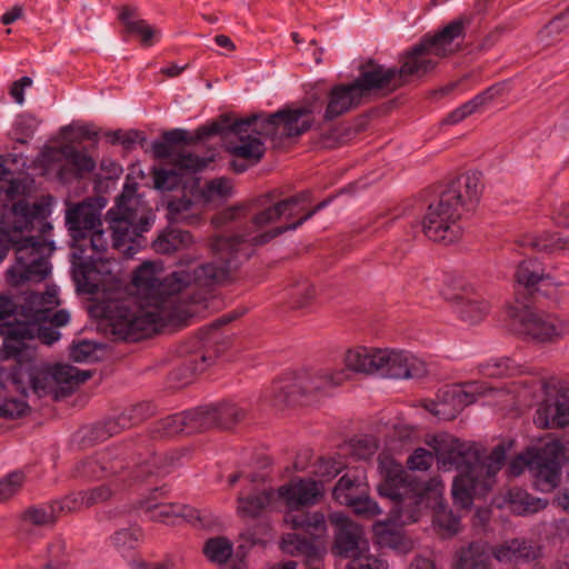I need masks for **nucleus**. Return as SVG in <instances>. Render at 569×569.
<instances>
[{"instance_id":"e433bc0d","label":"nucleus","mask_w":569,"mask_h":569,"mask_svg":"<svg viewBox=\"0 0 569 569\" xmlns=\"http://www.w3.org/2000/svg\"><path fill=\"white\" fill-rule=\"evenodd\" d=\"M516 278L517 282L526 288H535L539 283L549 281V278L543 277V270L535 260L522 262L518 268Z\"/></svg>"},{"instance_id":"3c124183","label":"nucleus","mask_w":569,"mask_h":569,"mask_svg":"<svg viewBox=\"0 0 569 569\" xmlns=\"http://www.w3.org/2000/svg\"><path fill=\"white\" fill-rule=\"evenodd\" d=\"M378 446L375 439L365 438L357 442L355 455L360 459H369L377 451Z\"/></svg>"},{"instance_id":"a878e982","label":"nucleus","mask_w":569,"mask_h":569,"mask_svg":"<svg viewBox=\"0 0 569 569\" xmlns=\"http://www.w3.org/2000/svg\"><path fill=\"white\" fill-rule=\"evenodd\" d=\"M277 506L274 491L247 489L238 496L237 513L241 518H254L263 510L276 508Z\"/></svg>"},{"instance_id":"20e7f679","label":"nucleus","mask_w":569,"mask_h":569,"mask_svg":"<svg viewBox=\"0 0 569 569\" xmlns=\"http://www.w3.org/2000/svg\"><path fill=\"white\" fill-rule=\"evenodd\" d=\"M379 473L378 492L381 497L396 502L397 508L392 510L396 523L417 521L421 513L432 509L436 513L435 522L445 532L451 535L458 531V518L443 509V485L439 479L411 483L402 466L385 452L379 455Z\"/></svg>"},{"instance_id":"f03ea898","label":"nucleus","mask_w":569,"mask_h":569,"mask_svg":"<svg viewBox=\"0 0 569 569\" xmlns=\"http://www.w3.org/2000/svg\"><path fill=\"white\" fill-rule=\"evenodd\" d=\"M425 443L435 456L425 448H417L407 459L412 471H427L436 458L438 468L443 471L457 470L459 473L452 483V498L461 508H469L473 499L485 496L493 486L495 476L500 470L506 452L497 447L485 461H480L477 448L452 435L442 432L428 435Z\"/></svg>"},{"instance_id":"dca6fc26","label":"nucleus","mask_w":569,"mask_h":569,"mask_svg":"<svg viewBox=\"0 0 569 569\" xmlns=\"http://www.w3.org/2000/svg\"><path fill=\"white\" fill-rule=\"evenodd\" d=\"M461 211L452 206V196L441 194L440 199L428 208L422 220L423 232L432 241L453 243L463 232L459 223Z\"/></svg>"},{"instance_id":"f704fd0d","label":"nucleus","mask_w":569,"mask_h":569,"mask_svg":"<svg viewBox=\"0 0 569 569\" xmlns=\"http://www.w3.org/2000/svg\"><path fill=\"white\" fill-rule=\"evenodd\" d=\"M232 551L233 546L231 541L224 537L210 538L203 545L206 558L217 565L226 563L231 557Z\"/></svg>"},{"instance_id":"b1692460","label":"nucleus","mask_w":569,"mask_h":569,"mask_svg":"<svg viewBox=\"0 0 569 569\" xmlns=\"http://www.w3.org/2000/svg\"><path fill=\"white\" fill-rule=\"evenodd\" d=\"M217 420L218 410L216 408H199L167 418L164 427L168 435H174L208 427Z\"/></svg>"},{"instance_id":"680f3d73","label":"nucleus","mask_w":569,"mask_h":569,"mask_svg":"<svg viewBox=\"0 0 569 569\" xmlns=\"http://www.w3.org/2000/svg\"><path fill=\"white\" fill-rule=\"evenodd\" d=\"M557 502L558 505L563 509L566 510L567 512H569V492H566V493H562L561 496H559L557 498Z\"/></svg>"},{"instance_id":"f257e3e1","label":"nucleus","mask_w":569,"mask_h":569,"mask_svg":"<svg viewBox=\"0 0 569 569\" xmlns=\"http://www.w3.org/2000/svg\"><path fill=\"white\" fill-rule=\"evenodd\" d=\"M106 204L102 198L72 204L66 211V224L72 238L77 289L92 301L89 308L91 315L104 319L120 338L139 339L167 322L192 315V311L179 310L173 297L193 284L224 279L227 271L233 267V256L240 252L248 256L240 243L217 238L212 251L221 259L219 266L182 259L174 271L163 276L160 263L144 262L132 279L136 301H120L122 280L119 264L99 257L108 247L100 218Z\"/></svg>"},{"instance_id":"aec40b11","label":"nucleus","mask_w":569,"mask_h":569,"mask_svg":"<svg viewBox=\"0 0 569 569\" xmlns=\"http://www.w3.org/2000/svg\"><path fill=\"white\" fill-rule=\"evenodd\" d=\"M39 168L43 173L64 179L67 172L77 173L91 171L94 168L93 160L86 153L74 150L71 146L61 149L46 148L38 159Z\"/></svg>"},{"instance_id":"393cba45","label":"nucleus","mask_w":569,"mask_h":569,"mask_svg":"<svg viewBox=\"0 0 569 569\" xmlns=\"http://www.w3.org/2000/svg\"><path fill=\"white\" fill-rule=\"evenodd\" d=\"M483 184L480 174L470 172L461 176L455 188H451L442 194L452 196V206L461 210H471L479 202Z\"/></svg>"},{"instance_id":"f8f14e48","label":"nucleus","mask_w":569,"mask_h":569,"mask_svg":"<svg viewBox=\"0 0 569 569\" xmlns=\"http://www.w3.org/2000/svg\"><path fill=\"white\" fill-rule=\"evenodd\" d=\"M232 194L228 179L217 178L203 186L198 180L183 183L182 196L168 203V216L173 222L193 223L200 219L203 208L217 204Z\"/></svg>"},{"instance_id":"9b49d317","label":"nucleus","mask_w":569,"mask_h":569,"mask_svg":"<svg viewBox=\"0 0 569 569\" xmlns=\"http://www.w3.org/2000/svg\"><path fill=\"white\" fill-rule=\"evenodd\" d=\"M383 349L355 347L346 351L343 363L346 369L321 370L299 380V388L306 392H326L331 388L342 385L349 379V372L380 373Z\"/></svg>"},{"instance_id":"a18cd8bd","label":"nucleus","mask_w":569,"mask_h":569,"mask_svg":"<svg viewBox=\"0 0 569 569\" xmlns=\"http://www.w3.org/2000/svg\"><path fill=\"white\" fill-rule=\"evenodd\" d=\"M527 557H529V552L525 547L521 548V545L518 541H512L510 545L506 547L503 546L496 551V558L499 561H513L518 558Z\"/></svg>"},{"instance_id":"4468645a","label":"nucleus","mask_w":569,"mask_h":569,"mask_svg":"<svg viewBox=\"0 0 569 569\" xmlns=\"http://www.w3.org/2000/svg\"><path fill=\"white\" fill-rule=\"evenodd\" d=\"M186 139V131L173 130L164 134L163 140L152 143V152L157 158H170L172 169H157L154 184L160 190L176 188L183 176L196 173L204 169L212 158H200L187 150H179L177 142Z\"/></svg>"},{"instance_id":"0e129e2a","label":"nucleus","mask_w":569,"mask_h":569,"mask_svg":"<svg viewBox=\"0 0 569 569\" xmlns=\"http://www.w3.org/2000/svg\"><path fill=\"white\" fill-rule=\"evenodd\" d=\"M410 569H431V566L428 560H419Z\"/></svg>"},{"instance_id":"79ce46f5","label":"nucleus","mask_w":569,"mask_h":569,"mask_svg":"<svg viewBox=\"0 0 569 569\" xmlns=\"http://www.w3.org/2000/svg\"><path fill=\"white\" fill-rule=\"evenodd\" d=\"M24 477L21 472L14 471L0 481V502L16 495L22 487Z\"/></svg>"},{"instance_id":"c9c22d12","label":"nucleus","mask_w":569,"mask_h":569,"mask_svg":"<svg viewBox=\"0 0 569 569\" xmlns=\"http://www.w3.org/2000/svg\"><path fill=\"white\" fill-rule=\"evenodd\" d=\"M57 518L56 505H41L27 509L22 515V523L24 526H50Z\"/></svg>"},{"instance_id":"0eeeda50","label":"nucleus","mask_w":569,"mask_h":569,"mask_svg":"<svg viewBox=\"0 0 569 569\" xmlns=\"http://www.w3.org/2000/svg\"><path fill=\"white\" fill-rule=\"evenodd\" d=\"M463 22L456 20L439 33L425 37L401 54L400 68L371 66L382 88L395 89L410 77H422L436 68L439 60L456 52L461 42Z\"/></svg>"},{"instance_id":"e2e57ef3","label":"nucleus","mask_w":569,"mask_h":569,"mask_svg":"<svg viewBox=\"0 0 569 569\" xmlns=\"http://www.w3.org/2000/svg\"><path fill=\"white\" fill-rule=\"evenodd\" d=\"M184 69V66H177V64H173L171 67H168L164 72L170 76V77H173V76H178L182 70Z\"/></svg>"},{"instance_id":"7ed1b4c3","label":"nucleus","mask_w":569,"mask_h":569,"mask_svg":"<svg viewBox=\"0 0 569 569\" xmlns=\"http://www.w3.org/2000/svg\"><path fill=\"white\" fill-rule=\"evenodd\" d=\"M52 200L41 199L33 203L18 202L3 219L0 220V261L6 257L10 246L17 248V260L8 270V281L12 286L26 282H39L47 278L51 268L44 257L46 250L51 251L44 241L23 238L22 231L33 228L36 223L46 226L44 220L51 214Z\"/></svg>"},{"instance_id":"423d86ee","label":"nucleus","mask_w":569,"mask_h":569,"mask_svg":"<svg viewBox=\"0 0 569 569\" xmlns=\"http://www.w3.org/2000/svg\"><path fill=\"white\" fill-rule=\"evenodd\" d=\"M59 290L56 286H48L43 295H31L23 307V320H19L10 310L0 309V333L3 337V353L6 358L19 357L22 351L30 348V341L39 338L43 343L50 345L60 338V333L44 325L61 327L69 322L67 310L54 311L59 306Z\"/></svg>"},{"instance_id":"a211bd4d","label":"nucleus","mask_w":569,"mask_h":569,"mask_svg":"<svg viewBox=\"0 0 569 569\" xmlns=\"http://www.w3.org/2000/svg\"><path fill=\"white\" fill-rule=\"evenodd\" d=\"M372 67L363 71L358 79L348 86H336L331 89L325 111L326 119H333L356 106L360 98L372 89L382 88L373 74Z\"/></svg>"},{"instance_id":"6e6552de","label":"nucleus","mask_w":569,"mask_h":569,"mask_svg":"<svg viewBox=\"0 0 569 569\" xmlns=\"http://www.w3.org/2000/svg\"><path fill=\"white\" fill-rule=\"evenodd\" d=\"M107 218L113 233V247L132 256L141 247V236L154 221L151 208L136 193L134 186L126 183L122 194Z\"/></svg>"},{"instance_id":"7c9ffc66","label":"nucleus","mask_w":569,"mask_h":569,"mask_svg":"<svg viewBox=\"0 0 569 569\" xmlns=\"http://www.w3.org/2000/svg\"><path fill=\"white\" fill-rule=\"evenodd\" d=\"M373 532L377 542L382 547H389L400 552H406L410 548V542L399 531H396L389 521L376 522Z\"/></svg>"},{"instance_id":"ea45409f","label":"nucleus","mask_w":569,"mask_h":569,"mask_svg":"<svg viewBox=\"0 0 569 569\" xmlns=\"http://www.w3.org/2000/svg\"><path fill=\"white\" fill-rule=\"evenodd\" d=\"M456 569H488L485 557L479 552L478 546H471L461 551L456 561Z\"/></svg>"},{"instance_id":"c03bdc74","label":"nucleus","mask_w":569,"mask_h":569,"mask_svg":"<svg viewBox=\"0 0 569 569\" xmlns=\"http://www.w3.org/2000/svg\"><path fill=\"white\" fill-rule=\"evenodd\" d=\"M28 410V405L21 399H4L0 401V418H16Z\"/></svg>"},{"instance_id":"cd10ccee","label":"nucleus","mask_w":569,"mask_h":569,"mask_svg":"<svg viewBox=\"0 0 569 569\" xmlns=\"http://www.w3.org/2000/svg\"><path fill=\"white\" fill-rule=\"evenodd\" d=\"M367 479L365 472L355 470L342 476L333 488L332 496L340 505L348 506L355 498L365 493Z\"/></svg>"},{"instance_id":"09e8293b","label":"nucleus","mask_w":569,"mask_h":569,"mask_svg":"<svg viewBox=\"0 0 569 569\" xmlns=\"http://www.w3.org/2000/svg\"><path fill=\"white\" fill-rule=\"evenodd\" d=\"M568 241L562 238L556 237V234H546L543 239L539 240L536 246L540 250L556 251L568 248Z\"/></svg>"},{"instance_id":"5fc2aeb1","label":"nucleus","mask_w":569,"mask_h":569,"mask_svg":"<svg viewBox=\"0 0 569 569\" xmlns=\"http://www.w3.org/2000/svg\"><path fill=\"white\" fill-rule=\"evenodd\" d=\"M8 176V172L0 168V190H4L7 197H11L18 188Z\"/></svg>"},{"instance_id":"4be33fe9","label":"nucleus","mask_w":569,"mask_h":569,"mask_svg":"<svg viewBox=\"0 0 569 569\" xmlns=\"http://www.w3.org/2000/svg\"><path fill=\"white\" fill-rule=\"evenodd\" d=\"M148 517L157 522L178 525L181 521L203 525L200 511L183 505L146 501L142 506Z\"/></svg>"},{"instance_id":"774afa93","label":"nucleus","mask_w":569,"mask_h":569,"mask_svg":"<svg viewBox=\"0 0 569 569\" xmlns=\"http://www.w3.org/2000/svg\"><path fill=\"white\" fill-rule=\"evenodd\" d=\"M238 210H239V209L234 208V209H230V210L226 211V212L223 213V219H224V220H231V219H233V218L236 217V214H237V211H238Z\"/></svg>"},{"instance_id":"338daca9","label":"nucleus","mask_w":569,"mask_h":569,"mask_svg":"<svg viewBox=\"0 0 569 569\" xmlns=\"http://www.w3.org/2000/svg\"><path fill=\"white\" fill-rule=\"evenodd\" d=\"M6 308V310H10L11 308V300L6 297H0V309Z\"/></svg>"},{"instance_id":"58836bf2","label":"nucleus","mask_w":569,"mask_h":569,"mask_svg":"<svg viewBox=\"0 0 569 569\" xmlns=\"http://www.w3.org/2000/svg\"><path fill=\"white\" fill-rule=\"evenodd\" d=\"M520 372V366L509 358L492 359L483 367V373L489 377H507Z\"/></svg>"},{"instance_id":"9d476101","label":"nucleus","mask_w":569,"mask_h":569,"mask_svg":"<svg viewBox=\"0 0 569 569\" xmlns=\"http://www.w3.org/2000/svg\"><path fill=\"white\" fill-rule=\"evenodd\" d=\"M563 460L565 448L561 442L553 437H546L515 458L509 468L512 475H520L528 468L537 488L541 491H551L559 482Z\"/></svg>"},{"instance_id":"de8ad7c7","label":"nucleus","mask_w":569,"mask_h":569,"mask_svg":"<svg viewBox=\"0 0 569 569\" xmlns=\"http://www.w3.org/2000/svg\"><path fill=\"white\" fill-rule=\"evenodd\" d=\"M111 496V490L107 486H100L81 492L86 507L107 500Z\"/></svg>"},{"instance_id":"f3484780","label":"nucleus","mask_w":569,"mask_h":569,"mask_svg":"<svg viewBox=\"0 0 569 569\" xmlns=\"http://www.w3.org/2000/svg\"><path fill=\"white\" fill-rule=\"evenodd\" d=\"M521 333L539 342H551L569 335V320L555 315L535 312L528 308L512 311Z\"/></svg>"},{"instance_id":"8fccbe9b","label":"nucleus","mask_w":569,"mask_h":569,"mask_svg":"<svg viewBox=\"0 0 569 569\" xmlns=\"http://www.w3.org/2000/svg\"><path fill=\"white\" fill-rule=\"evenodd\" d=\"M32 86L30 77H22L14 81L10 88V94L18 104L24 103V90Z\"/></svg>"},{"instance_id":"412c9836","label":"nucleus","mask_w":569,"mask_h":569,"mask_svg":"<svg viewBox=\"0 0 569 569\" xmlns=\"http://www.w3.org/2000/svg\"><path fill=\"white\" fill-rule=\"evenodd\" d=\"M381 375L395 379L420 378L427 373L426 362L411 352L383 349Z\"/></svg>"},{"instance_id":"6ab92c4d","label":"nucleus","mask_w":569,"mask_h":569,"mask_svg":"<svg viewBox=\"0 0 569 569\" xmlns=\"http://www.w3.org/2000/svg\"><path fill=\"white\" fill-rule=\"evenodd\" d=\"M480 395H485V389L479 382L449 386L440 390L436 400L426 405V409L440 419H453Z\"/></svg>"},{"instance_id":"a19ab883","label":"nucleus","mask_w":569,"mask_h":569,"mask_svg":"<svg viewBox=\"0 0 569 569\" xmlns=\"http://www.w3.org/2000/svg\"><path fill=\"white\" fill-rule=\"evenodd\" d=\"M348 506L351 507L357 515L365 518H372L381 512L379 506L365 493L355 498Z\"/></svg>"},{"instance_id":"39448f33","label":"nucleus","mask_w":569,"mask_h":569,"mask_svg":"<svg viewBox=\"0 0 569 569\" xmlns=\"http://www.w3.org/2000/svg\"><path fill=\"white\" fill-rule=\"evenodd\" d=\"M322 110L319 99H311L303 106L282 109L273 114H257L237 121L226 139L228 151L236 158L249 162L258 161L263 152V137L284 138L307 131L315 116Z\"/></svg>"},{"instance_id":"4c0bfd02","label":"nucleus","mask_w":569,"mask_h":569,"mask_svg":"<svg viewBox=\"0 0 569 569\" xmlns=\"http://www.w3.org/2000/svg\"><path fill=\"white\" fill-rule=\"evenodd\" d=\"M281 549L289 555H306L308 557H318L326 552V545L319 543L316 548L308 542L301 541L297 535H288L282 539Z\"/></svg>"},{"instance_id":"c756f323","label":"nucleus","mask_w":569,"mask_h":569,"mask_svg":"<svg viewBox=\"0 0 569 569\" xmlns=\"http://www.w3.org/2000/svg\"><path fill=\"white\" fill-rule=\"evenodd\" d=\"M506 506L515 513L529 515L543 509L547 502L535 498L521 489H512L507 493Z\"/></svg>"},{"instance_id":"ddd939ff","label":"nucleus","mask_w":569,"mask_h":569,"mask_svg":"<svg viewBox=\"0 0 569 569\" xmlns=\"http://www.w3.org/2000/svg\"><path fill=\"white\" fill-rule=\"evenodd\" d=\"M306 199V196L287 199L258 213L253 218L250 229L243 236V241L258 244L268 242L284 231L297 229L325 206V203H320L315 210L296 219L303 211L301 202Z\"/></svg>"},{"instance_id":"6e6d98bb","label":"nucleus","mask_w":569,"mask_h":569,"mask_svg":"<svg viewBox=\"0 0 569 569\" xmlns=\"http://www.w3.org/2000/svg\"><path fill=\"white\" fill-rule=\"evenodd\" d=\"M22 16H23V7L17 4V6H13L12 8H10L9 10H7L2 14L1 22L3 24H10V23L16 22L20 18H22Z\"/></svg>"},{"instance_id":"2eb2a0df","label":"nucleus","mask_w":569,"mask_h":569,"mask_svg":"<svg viewBox=\"0 0 569 569\" xmlns=\"http://www.w3.org/2000/svg\"><path fill=\"white\" fill-rule=\"evenodd\" d=\"M330 521L336 527L335 551L351 559L348 569H388L385 561L367 553L368 541L359 526L341 512L331 513Z\"/></svg>"},{"instance_id":"13d9d810","label":"nucleus","mask_w":569,"mask_h":569,"mask_svg":"<svg viewBox=\"0 0 569 569\" xmlns=\"http://www.w3.org/2000/svg\"><path fill=\"white\" fill-rule=\"evenodd\" d=\"M553 219L558 224L569 227V206L568 204L560 206L558 208Z\"/></svg>"},{"instance_id":"72a5a7b5","label":"nucleus","mask_w":569,"mask_h":569,"mask_svg":"<svg viewBox=\"0 0 569 569\" xmlns=\"http://www.w3.org/2000/svg\"><path fill=\"white\" fill-rule=\"evenodd\" d=\"M501 92V87H492L481 94L477 96L472 100L466 102L461 107L453 110L447 118L449 123H458L463 120L466 117L472 114L478 110V108L485 104L487 101L493 99Z\"/></svg>"},{"instance_id":"603ef678","label":"nucleus","mask_w":569,"mask_h":569,"mask_svg":"<svg viewBox=\"0 0 569 569\" xmlns=\"http://www.w3.org/2000/svg\"><path fill=\"white\" fill-rule=\"evenodd\" d=\"M569 27V11L552 20L542 31L541 37L559 33Z\"/></svg>"},{"instance_id":"1a4fd4ad","label":"nucleus","mask_w":569,"mask_h":569,"mask_svg":"<svg viewBox=\"0 0 569 569\" xmlns=\"http://www.w3.org/2000/svg\"><path fill=\"white\" fill-rule=\"evenodd\" d=\"M325 487L313 479H293L276 491L277 503L283 505L288 510L284 522L292 528H303L310 535L326 533L325 516L319 512H305L300 508L315 505L323 496Z\"/></svg>"},{"instance_id":"49530a36","label":"nucleus","mask_w":569,"mask_h":569,"mask_svg":"<svg viewBox=\"0 0 569 569\" xmlns=\"http://www.w3.org/2000/svg\"><path fill=\"white\" fill-rule=\"evenodd\" d=\"M83 500L84 499L81 498V492H78L52 503L57 506V515L59 517L62 513L73 512L86 507Z\"/></svg>"},{"instance_id":"052dcab7","label":"nucleus","mask_w":569,"mask_h":569,"mask_svg":"<svg viewBox=\"0 0 569 569\" xmlns=\"http://www.w3.org/2000/svg\"><path fill=\"white\" fill-rule=\"evenodd\" d=\"M214 42L219 46V47H222V48H226V49H229V50H233L234 49V44L233 42L231 41V39L227 36H223V34H219L214 38Z\"/></svg>"},{"instance_id":"69168bd1","label":"nucleus","mask_w":569,"mask_h":569,"mask_svg":"<svg viewBox=\"0 0 569 569\" xmlns=\"http://www.w3.org/2000/svg\"><path fill=\"white\" fill-rule=\"evenodd\" d=\"M308 50L312 51V57L316 63H319L321 61V52L318 48L312 44Z\"/></svg>"},{"instance_id":"2f4dec72","label":"nucleus","mask_w":569,"mask_h":569,"mask_svg":"<svg viewBox=\"0 0 569 569\" xmlns=\"http://www.w3.org/2000/svg\"><path fill=\"white\" fill-rule=\"evenodd\" d=\"M455 300L460 317L470 322L480 320L489 309L488 302L477 296H459Z\"/></svg>"},{"instance_id":"bf43d9fd","label":"nucleus","mask_w":569,"mask_h":569,"mask_svg":"<svg viewBox=\"0 0 569 569\" xmlns=\"http://www.w3.org/2000/svg\"><path fill=\"white\" fill-rule=\"evenodd\" d=\"M132 569H169V566L167 563H152L148 565L143 561L134 560L131 562Z\"/></svg>"},{"instance_id":"bb28decb","label":"nucleus","mask_w":569,"mask_h":569,"mask_svg":"<svg viewBox=\"0 0 569 569\" xmlns=\"http://www.w3.org/2000/svg\"><path fill=\"white\" fill-rule=\"evenodd\" d=\"M30 380V388L39 393H48L54 390L59 380L73 378L72 369L69 367H57L54 369L39 368L27 372Z\"/></svg>"},{"instance_id":"37998d69","label":"nucleus","mask_w":569,"mask_h":569,"mask_svg":"<svg viewBox=\"0 0 569 569\" xmlns=\"http://www.w3.org/2000/svg\"><path fill=\"white\" fill-rule=\"evenodd\" d=\"M97 345L92 341H80L72 346L70 356L77 362H88L97 359Z\"/></svg>"},{"instance_id":"864d4df0","label":"nucleus","mask_w":569,"mask_h":569,"mask_svg":"<svg viewBox=\"0 0 569 569\" xmlns=\"http://www.w3.org/2000/svg\"><path fill=\"white\" fill-rule=\"evenodd\" d=\"M296 306L305 307L316 296V289L313 286L303 283L296 291Z\"/></svg>"},{"instance_id":"473e14b6","label":"nucleus","mask_w":569,"mask_h":569,"mask_svg":"<svg viewBox=\"0 0 569 569\" xmlns=\"http://www.w3.org/2000/svg\"><path fill=\"white\" fill-rule=\"evenodd\" d=\"M192 237L188 231L171 229L159 236L153 242L154 250L160 253H170L178 249L188 247Z\"/></svg>"},{"instance_id":"4d7b16f0","label":"nucleus","mask_w":569,"mask_h":569,"mask_svg":"<svg viewBox=\"0 0 569 569\" xmlns=\"http://www.w3.org/2000/svg\"><path fill=\"white\" fill-rule=\"evenodd\" d=\"M134 540H137V538L130 530L127 529L117 532L113 537L114 543L119 547H131Z\"/></svg>"},{"instance_id":"5701e85b","label":"nucleus","mask_w":569,"mask_h":569,"mask_svg":"<svg viewBox=\"0 0 569 569\" xmlns=\"http://www.w3.org/2000/svg\"><path fill=\"white\" fill-rule=\"evenodd\" d=\"M535 423L540 428H557L569 425V396L549 395L536 412Z\"/></svg>"},{"instance_id":"c85d7f7f","label":"nucleus","mask_w":569,"mask_h":569,"mask_svg":"<svg viewBox=\"0 0 569 569\" xmlns=\"http://www.w3.org/2000/svg\"><path fill=\"white\" fill-rule=\"evenodd\" d=\"M119 19L123 22L128 32L140 38L143 46L150 47L161 38L159 29L143 20L137 19L133 8L122 7L119 12Z\"/></svg>"}]
</instances>
